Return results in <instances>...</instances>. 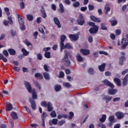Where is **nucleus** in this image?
<instances>
[{
  "instance_id": "1",
  "label": "nucleus",
  "mask_w": 128,
  "mask_h": 128,
  "mask_svg": "<svg viewBox=\"0 0 128 128\" xmlns=\"http://www.w3.org/2000/svg\"><path fill=\"white\" fill-rule=\"evenodd\" d=\"M24 84L26 86V90H28V92L32 94V97L33 100H36L38 98V95H36V90L34 88L32 89V86L30 82L26 81L24 82Z\"/></svg>"
},
{
  "instance_id": "2",
  "label": "nucleus",
  "mask_w": 128,
  "mask_h": 128,
  "mask_svg": "<svg viewBox=\"0 0 128 128\" xmlns=\"http://www.w3.org/2000/svg\"><path fill=\"white\" fill-rule=\"evenodd\" d=\"M64 52L65 56L62 59V62L66 66H70V60H68V57L72 58V54L70 52H68L66 50H65Z\"/></svg>"
},
{
  "instance_id": "3",
  "label": "nucleus",
  "mask_w": 128,
  "mask_h": 128,
  "mask_svg": "<svg viewBox=\"0 0 128 128\" xmlns=\"http://www.w3.org/2000/svg\"><path fill=\"white\" fill-rule=\"evenodd\" d=\"M42 106H44V108H47L48 112H52L54 110V107H52V104L50 102H48L46 104V102L45 101H43L41 104Z\"/></svg>"
},
{
  "instance_id": "4",
  "label": "nucleus",
  "mask_w": 128,
  "mask_h": 128,
  "mask_svg": "<svg viewBox=\"0 0 128 128\" xmlns=\"http://www.w3.org/2000/svg\"><path fill=\"white\" fill-rule=\"evenodd\" d=\"M18 18L21 30H26V26H24V20L22 18V16L18 14Z\"/></svg>"
},
{
  "instance_id": "5",
  "label": "nucleus",
  "mask_w": 128,
  "mask_h": 128,
  "mask_svg": "<svg viewBox=\"0 0 128 128\" xmlns=\"http://www.w3.org/2000/svg\"><path fill=\"white\" fill-rule=\"evenodd\" d=\"M78 26H84V22L86 20H84V17L82 16V14H80L78 18L76 20Z\"/></svg>"
},
{
  "instance_id": "6",
  "label": "nucleus",
  "mask_w": 128,
  "mask_h": 128,
  "mask_svg": "<svg viewBox=\"0 0 128 128\" xmlns=\"http://www.w3.org/2000/svg\"><path fill=\"white\" fill-rule=\"evenodd\" d=\"M104 84V86H110V88H114V84L110 82L107 79H105L104 80L102 81Z\"/></svg>"
},
{
  "instance_id": "7",
  "label": "nucleus",
  "mask_w": 128,
  "mask_h": 128,
  "mask_svg": "<svg viewBox=\"0 0 128 128\" xmlns=\"http://www.w3.org/2000/svg\"><path fill=\"white\" fill-rule=\"evenodd\" d=\"M121 44H122V50H126V48L128 46V40L126 38H124L122 40L121 42Z\"/></svg>"
},
{
  "instance_id": "8",
  "label": "nucleus",
  "mask_w": 128,
  "mask_h": 128,
  "mask_svg": "<svg viewBox=\"0 0 128 128\" xmlns=\"http://www.w3.org/2000/svg\"><path fill=\"white\" fill-rule=\"evenodd\" d=\"M89 32L91 34H94L98 32V26H94V27L90 28L89 30Z\"/></svg>"
},
{
  "instance_id": "9",
  "label": "nucleus",
  "mask_w": 128,
  "mask_h": 128,
  "mask_svg": "<svg viewBox=\"0 0 128 128\" xmlns=\"http://www.w3.org/2000/svg\"><path fill=\"white\" fill-rule=\"evenodd\" d=\"M29 102L31 104V108L32 110H36V102H34V100L30 98L29 100Z\"/></svg>"
},
{
  "instance_id": "10",
  "label": "nucleus",
  "mask_w": 128,
  "mask_h": 128,
  "mask_svg": "<svg viewBox=\"0 0 128 128\" xmlns=\"http://www.w3.org/2000/svg\"><path fill=\"white\" fill-rule=\"evenodd\" d=\"M69 38L71 40H74V42H76L80 38V37L78 36V35L76 34H70L69 35Z\"/></svg>"
},
{
  "instance_id": "11",
  "label": "nucleus",
  "mask_w": 128,
  "mask_h": 128,
  "mask_svg": "<svg viewBox=\"0 0 128 128\" xmlns=\"http://www.w3.org/2000/svg\"><path fill=\"white\" fill-rule=\"evenodd\" d=\"M115 116H116L118 120H122V118H124V114L122 112H117L115 114Z\"/></svg>"
},
{
  "instance_id": "12",
  "label": "nucleus",
  "mask_w": 128,
  "mask_h": 128,
  "mask_svg": "<svg viewBox=\"0 0 128 128\" xmlns=\"http://www.w3.org/2000/svg\"><path fill=\"white\" fill-rule=\"evenodd\" d=\"M64 48H67L68 50H72V46L70 44V43H66L65 45L64 44V46L62 48V46H60V50H64Z\"/></svg>"
},
{
  "instance_id": "13",
  "label": "nucleus",
  "mask_w": 128,
  "mask_h": 128,
  "mask_svg": "<svg viewBox=\"0 0 128 128\" xmlns=\"http://www.w3.org/2000/svg\"><path fill=\"white\" fill-rule=\"evenodd\" d=\"M121 54H122V56H121L120 58H119V64H124V62L126 60V57L124 56V54H126L124 52H121Z\"/></svg>"
},
{
  "instance_id": "14",
  "label": "nucleus",
  "mask_w": 128,
  "mask_h": 128,
  "mask_svg": "<svg viewBox=\"0 0 128 128\" xmlns=\"http://www.w3.org/2000/svg\"><path fill=\"white\" fill-rule=\"evenodd\" d=\"M80 52L83 54V56H88V54H90V50L88 49H83L81 48L80 50Z\"/></svg>"
},
{
  "instance_id": "15",
  "label": "nucleus",
  "mask_w": 128,
  "mask_h": 128,
  "mask_svg": "<svg viewBox=\"0 0 128 128\" xmlns=\"http://www.w3.org/2000/svg\"><path fill=\"white\" fill-rule=\"evenodd\" d=\"M105 12V14H108L110 12V4L106 3L104 8Z\"/></svg>"
},
{
  "instance_id": "16",
  "label": "nucleus",
  "mask_w": 128,
  "mask_h": 128,
  "mask_svg": "<svg viewBox=\"0 0 128 128\" xmlns=\"http://www.w3.org/2000/svg\"><path fill=\"white\" fill-rule=\"evenodd\" d=\"M41 13L42 14V17L43 18H46V10H44V6H41V8L40 10Z\"/></svg>"
},
{
  "instance_id": "17",
  "label": "nucleus",
  "mask_w": 128,
  "mask_h": 128,
  "mask_svg": "<svg viewBox=\"0 0 128 128\" xmlns=\"http://www.w3.org/2000/svg\"><path fill=\"white\" fill-rule=\"evenodd\" d=\"M60 45L62 48H63L64 47V40H66V35H62L60 36Z\"/></svg>"
},
{
  "instance_id": "18",
  "label": "nucleus",
  "mask_w": 128,
  "mask_h": 128,
  "mask_svg": "<svg viewBox=\"0 0 128 128\" xmlns=\"http://www.w3.org/2000/svg\"><path fill=\"white\" fill-rule=\"evenodd\" d=\"M90 18L92 20V22H100L102 20H100V18H97L96 16L92 15L90 16Z\"/></svg>"
},
{
  "instance_id": "19",
  "label": "nucleus",
  "mask_w": 128,
  "mask_h": 128,
  "mask_svg": "<svg viewBox=\"0 0 128 128\" xmlns=\"http://www.w3.org/2000/svg\"><path fill=\"white\" fill-rule=\"evenodd\" d=\"M103 100H106V104H108L112 100V96H106L103 98Z\"/></svg>"
},
{
  "instance_id": "20",
  "label": "nucleus",
  "mask_w": 128,
  "mask_h": 128,
  "mask_svg": "<svg viewBox=\"0 0 128 128\" xmlns=\"http://www.w3.org/2000/svg\"><path fill=\"white\" fill-rule=\"evenodd\" d=\"M54 20L55 22V24L58 26V28H62V25H60V20H58V18L56 17H55L54 18Z\"/></svg>"
},
{
  "instance_id": "21",
  "label": "nucleus",
  "mask_w": 128,
  "mask_h": 128,
  "mask_svg": "<svg viewBox=\"0 0 128 128\" xmlns=\"http://www.w3.org/2000/svg\"><path fill=\"white\" fill-rule=\"evenodd\" d=\"M106 63H102L101 65L98 66V70L100 72H104L106 69Z\"/></svg>"
},
{
  "instance_id": "22",
  "label": "nucleus",
  "mask_w": 128,
  "mask_h": 128,
  "mask_svg": "<svg viewBox=\"0 0 128 128\" xmlns=\"http://www.w3.org/2000/svg\"><path fill=\"white\" fill-rule=\"evenodd\" d=\"M116 92H118V90L116 89H110L108 90V94H110L111 96L116 94Z\"/></svg>"
},
{
  "instance_id": "23",
  "label": "nucleus",
  "mask_w": 128,
  "mask_h": 128,
  "mask_svg": "<svg viewBox=\"0 0 128 128\" xmlns=\"http://www.w3.org/2000/svg\"><path fill=\"white\" fill-rule=\"evenodd\" d=\"M114 82L116 83L117 86H122V82H120V80L118 78H114Z\"/></svg>"
},
{
  "instance_id": "24",
  "label": "nucleus",
  "mask_w": 128,
  "mask_h": 128,
  "mask_svg": "<svg viewBox=\"0 0 128 128\" xmlns=\"http://www.w3.org/2000/svg\"><path fill=\"white\" fill-rule=\"evenodd\" d=\"M43 76L45 80H48L50 78V74H48V72H44L43 73Z\"/></svg>"
},
{
  "instance_id": "25",
  "label": "nucleus",
  "mask_w": 128,
  "mask_h": 128,
  "mask_svg": "<svg viewBox=\"0 0 128 128\" xmlns=\"http://www.w3.org/2000/svg\"><path fill=\"white\" fill-rule=\"evenodd\" d=\"M10 56H16V50L13 48H9L8 50Z\"/></svg>"
},
{
  "instance_id": "26",
  "label": "nucleus",
  "mask_w": 128,
  "mask_h": 128,
  "mask_svg": "<svg viewBox=\"0 0 128 128\" xmlns=\"http://www.w3.org/2000/svg\"><path fill=\"white\" fill-rule=\"evenodd\" d=\"M49 124L52 126V124H54V126H56L58 124V119L54 118L52 119V122H49Z\"/></svg>"
},
{
  "instance_id": "27",
  "label": "nucleus",
  "mask_w": 128,
  "mask_h": 128,
  "mask_svg": "<svg viewBox=\"0 0 128 128\" xmlns=\"http://www.w3.org/2000/svg\"><path fill=\"white\" fill-rule=\"evenodd\" d=\"M11 116L13 120H18V114H16V112H11Z\"/></svg>"
},
{
  "instance_id": "28",
  "label": "nucleus",
  "mask_w": 128,
  "mask_h": 128,
  "mask_svg": "<svg viewBox=\"0 0 128 128\" xmlns=\"http://www.w3.org/2000/svg\"><path fill=\"white\" fill-rule=\"evenodd\" d=\"M59 6H60V10H58L59 12H60V14H62L63 12H64V5H62V4H59Z\"/></svg>"
},
{
  "instance_id": "29",
  "label": "nucleus",
  "mask_w": 128,
  "mask_h": 128,
  "mask_svg": "<svg viewBox=\"0 0 128 128\" xmlns=\"http://www.w3.org/2000/svg\"><path fill=\"white\" fill-rule=\"evenodd\" d=\"M29 22H32L34 20V16L30 14H28L26 16Z\"/></svg>"
},
{
  "instance_id": "30",
  "label": "nucleus",
  "mask_w": 128,
  "mask_h": 128,
  "mask_svg": "<svg viewBox=\"0 0 128 128\" xmlns=\"http://www.w3.org/2000/svg\"><path fill=\"white\" fill-rule=\"evenodd\" d=\"M76 58L78 62H82V60H84V58H82L80 54H76Z\"/></svg>"
},
{
  "instance_id": "31",
  "label": "nucleus",
  "mask_w": 128,
  "mask_h": 128,
  "mask_svg": "<svg viewBox=\"0 0 128 128\" xmlns=\"http://www.w3.org/2000/svg\"><path fill=\"white\" fill-rule=\"evenodd\" d=\"M21 52H22L23 56H28V54H30V52H28L24 48H22Z\"/></svg>"
},
{
  "instance_id": "32",
  "label": "nucleus",
  "mask_w": 128,
  "mask_h": 128,
  "mask_svg": "<svg viewBox=\"0 0 128 128\" xmlns=\"http://www.w3.org/2000/svg\"><path fill=\"white\" fill-rule=\"evenodd\" d=\"M12 110V105L10 103H8L7 104V108L6 110L7 112H10V110Z\"/></svg>"
},
{
  "instance_id": "33",
  "label": "nucleus",
  "mask_w": 128,
  "mask_h": 128,
  "mask_svg": "<svg viewBox=\"0 0 128 128\" xmlns=\"http://www.w3.org/2000/svg\"><path fill=\"white\" fill-rule=\"evenodd\" d=\"M0 60H2L4 62H8V59L4 58V56L2 54H0Z\"/></svg>"
},
{
  "instance_id": "34",
  "label": "nucleus",
  "mask_w": 128,
  "mask_h": 128,
  "mask_svg": "<svg viewBox=\"0 0 128 128\" xmlns=\"http://www.w3.org/2000/svg\"><path fill=\"white\" fill-rule=\"evenodd\" d=\"M106 120V115L103 114L102 115V118L100 119V122H104Z\"/></svg>"
},
{
  "instance_id": "35",
  "label": "nucleus",
  "mask_w": 128,
  "mask_h": 128,
  "mask_svg": "<svg viewBox=\"0 0 128 128\" xmlns=\"http://www.w3.org/2000/svg\"><path fill=\"white\" fill-rule=\"evenodd\" d=\"M110 22L112 26H114L116 24H118V21L116 20H110Z\"/></svg>"
},
{
  "instance_id": "36",
  "label": "nucleus",
  "mask_w": 128,
  "mask_h": 128,
  "mask_svg": "<svg viewBox=\"0 0 128 128\" xmlns=\"http://www.w3.org/2000/svg\"><path fill=\"white\" fill-rule=\"evenodd\" d=\"M34 76L35 78H40V80H42V78H44V76L40 72L35 74Z\"/></svg>"
},
{
  "instance_id": "37",
  "label": "nucleus",
  "mask_w": 128,
  "mask_h": 128,
  "mask_svg": "<svg viewBox=\"0 0 128 128\" xmlns=\"http://www.w3.org/2000/svg\"><path fill=\"white\" fill-rule=\"evenodd\" d=\"M34 86H36V88H38L40 90H42V87L40 86V83H38V82L35 81L34 82Z\"/></svg>"
},
{
  "instance_id": "38",
  "label": "nucleus",
  "mask_w": 128,
  "mask_h": 128,
  "mask_svg": "<svg viewBox=\"0 0 128 128\" xmlns=\"http://www.w3.org/2000/svg\"><path fill=\"white\" fill-rule=\"evenodd\" d=\"M80 4V3L78 1H76L72 4V6H74V8H78Z\"/></svg>"
},
{
  "instance_id": "39",
  "label": "nucleus",
  "mask_w": 128,
  "mask_h": 128,
  "mask_svg": "<svg viewBox=\"0 0 128 128\" xmlns=\"http://www.w3.org/2000/svg\"><path fill=\"white\" fill-rule=\"evenodd\" d=\"M69 116H68V120H72V118L74 116V114L72 112H69Z\"/></svg>"
},
{
  "instance_id": "40",
  "label": "nucleus",
  "mask_w": 128,
  "mask_h": 128,
  "mask_svg": "<svg viewBox=\"0 0 128 128\" xmlns=\"http://www.w3.org/2000/svg\"><path fill=\"white\" fill-rule=\"evenodd\" d=\"M44 56L46 58H50V52H45Z\"/></svg>"
},
{
  "instance_id": "41",
  "label": "nucleus",
  "mask_w": 128,
  "mask_h": 128,
  "mask_svg": "<svg viewBox=\"0 0 128 128\" xmlns=\"http://www.w3.org/2000/svg\"><path fill=\"white\" fill-rule=\"evenodd\" d=\"M100 26H101V28H100L101 30H108V28H106V24H101Z\"/></svg>"
},
{
  "instance_id": "42",
  "label": "nucleus",
  "mask_w": 128,
  "mask_h": 128,
  "mask_svg": "<svg viewBox=\"0 0 128 128\" xmlns=\"http://www.w3.org/2000/svg\"><path fill=\"white\" fill-rule=\"evenodd\" d=\"M50 116H52V118H56V111L52 110L50 112Z\"/></svg>"
},
{
  "instance_id": "43",
  "label": "nucleus",
  "mask_w": 128,
  "mask_h": 128,
  "mask_svg": "<svg viewBox=\"0 0 128 128\" xmlns=\"http://www.w3.org/2000/svg\"><path fill=\"white\" fill-rule=\"evenodd\" d=\"M10 32L12 36H16V31L14 30H11Z\"/></svg>"
},
{
  "instance_id": "44",
  "label": "nucleus",
  "mask_w": 128,
  "mask_h": 128,
  "mask_svg": "<svg viewBox=\"0 0 128 128\" xmlns=\"http://www.w3.org/2000/svg\"><path fill=\"white\" fill-rule=\"evenodd\" d=\"M54 88L56 92H60V88H62V86H60V85H56L55 86Z\"/></svg>"
},
{
  "instance_id": "45",
  "label": "nucleus",
  "mask_w": 128,
  "mask_h": 128,
  "mask_svg": "<svg viewBox=\"0 0 128 128\" xmlns=\"http://www.w3.org/2000/svg\"><path fill=\"white\" fill-rule=\"evenodd\" d=\"M64 124H66V120H62L58 122V126H64Z\"/></svg>"
},
{
  "instance_id": "46",
  "label": "nucleus",
  "mask_w": 128,
  "mask_h": 128,
  "mask_svg": "<svg viewBox=\"0 0 128 128\" xmlns=\"http://www.w3.org/2000/svg\"><path fill=\"white\" fill-rule=\"evenodd\" d=\"M108 120H109V121L110 122V124H112V122H114V116H109Z\"/></svg>"
},
{
  "instance_id": "47",
  "label": "nucleus",
  "mask_w": 128,
  "mask_h": 128,
  "mask_svg": "<svg viewBox=\"0 0 128 128\" xmlns=\"http://www.w3.org/2000/svg\"><path fill=\"white\" fill-rule=\"evenodd\" d=\"M59 78H64V72L60 71V72Z\"/></svg>"
},
{
  "instance_id": "48",
  "label": "nucleus",
  "mask_w": 128,
  "mask_h": 128,
  "mask_svg": "<svg viewBox=\"0 0 128 128\" xmlns=\"http://www.w3.org/2000/svg\"><path fill=\"white\" fill-rule=\"evenodd\" d=\"M48 116V114H46V112H43L42 116V120H46V118Z\"/></svg>"
},
{
  "instance_id": "49",
  "label": "nucleus",
  "mask_w": 128,
  "mask_h": 128,
  "mask_svg": "<svg viewBox=\"0 0 128 128\" xmlns=\"http://www.w3.org/2000/svg\"><path fill=\"white\" fill-rule=\"evenodd\" d=\"M4 12H6L7 16H10V9L8 8H4Z\"/></svg>"
},
{
  "instance_id": "50",
  "label": "nucleus",
  "mask_w": 128,
  "mask_h": 128,
  "mask_svg": "<svg viewBox=\"0 0 128 128\" xmlns=\"http://www.w3.org/2000/svg\"><path fill=\"white\" fill-rule=\"evenodd\" d=\"M24 2H20V8L21 10H24Z\"/></svg>"
},
{
  "instance_id": "51",
  "label": "nucleus",
  "mask_w": 128,
  "mask_h": 128,
  "mask_svg": "<svg viewBox=\"0 0 128 128\" xmlns=\"http://www.w3.org/2000/svg\"><path fill=\"white\" fill-rule=\"evenodd\" d=\"M88 26H93V28L96 26H97L96 25L94 22H88Z\"/></svg>"
},
{
  "instance_id": "52",
  "label": "nucleus",
  "mask_w": 128,
  "mask_h": 128,
  "mask_svg": "<svg viewBox=\"0 0 128 128\" xmlns=\"http://www.w3.org/2000/svg\"><path fill=\"white\" fill-rule=\"evenodd\" d=\"M37 58L39 60H42V54H37Z\"/></svg>"
},
{
  "instance_id": "53",
  "label": "nucleus",
  "mask_w": 128,
  "mask_h": 128,
  "mask_svg": "<svg viewBox=\"0 0 128 128\" xmlns=\"http://www.w3.org/2000/svg\"><path fill=\"white\" fill-rule=\"evenodd\" d=\"M88 72L90 74H94V68H90L88 70Z\"/></svg>"
},
{
  "instance_id": "54",
  "label": "nucleus",
  "mask_w": 128,
  "mask_h": 128,
  "mask_svg": "<svg viewBox=\"0 0 128 128\" xmlns=\"http://www.w3.org/2000/svg\"><path fill=\"white\" fill-rule=\"evenodd\" d=\"M88 8L89 10H94V6L93 5H88Z\"/></svg>"
},
{
  "instance_id": "55",
  "label": "nucleus",
  "mask_w": 128,
  "mask_h": 128,
  "mask_svg": "<svg viewBox=\"0 0 128 128\" xmlns=\"http://www.w3.org/2000/svg\"><path fill=\"white\" fill-rule=\"evenodd\" d=\"M98 127L101 128H106V125H104V124H102V123L98 124Z\"/></svg>"
},
{
  "instance_id": "56",
  "label": "nucleus",
  "mask_w": 128,
  "mask_h": 128,
  "mask_svg": "<svg viewBox=\"0 0 128 128\" xmlns=\"http://www.w3.org/2000/svg\"><path fill=\"white\" fill-rule=\"evenodd\" d=\"M122 84L124 86H126L128 84V80L123 79Z\"/></svg>"
},
{
  "instance_id": "57",
  "label": "nucleus",
  "mask_w": 128,
  "mask_h": 128,
  "mask_svg": "<svg viewBox=\"0 0 128 128\" xmlns=\"http://www.w3.org/2000/svg\"><path fill=\"white\" fill-rule=\"evenodd\" d=\"M64 2L67 6H70V0H64Z\"/></svg>"
},
{
  "instance_id": "58",
  "label": "nucleus",
  "mask_w": 128,
  "mask_h": 128,
  "mask_svg": "<svg viewBox=\"0 0 128 128\" xmlns=\"http://www.w3.org/2000/svg\"><path fill=\"white\" fill-rule=\"evenodd\" d=\"M2 54L5 56H8V52L6 50H4Z\"/></svg>"
},
{
  "instance_id": "59",
  "label": "nucleus",
  "mask_w": 128,
  "mask_h": 128,
  "mask_svg": "<svg viewBox=\"0 0 128 128\" xmlns=\"http://www.w3.org/2000/svg\"><path fill=\"white\" fill-rule=\"evenodd\" d=\"M13 70H16V72H18L20 70V68L16 67V66H14Z\"/></svg>"
},
{
  "instance_id": "60",
  "label": "nucleus",
  "mask_w": 128,
  "mask_h": 128,
  "mask_svg": "<svg viewBox=\"0 0 128 128\" xmlns=\"http://www.w3.org/2000/svg\"><path fill=\"white\" fill-rule=\"evenodd\" d=\"M40 32L42 34H44V28L42 27H40L38 28Z\"/></svg>"
},
{
  "instance_id": "61",
  "label": "nucleus",
  "mask_w": 128,
  "mask_h": 128,
  "mask_svg": "<svg viewBox=\"0 0 128 128\" xmlns=\"http://www.w3.org/2000/svg\"><path fill=\"white\" fill-rule=\"evenodd\" d=\"M8 22H9L10 24H12V18L11 16L8 17Z\"/></svg>"
},
{
  "instance_id": "62",
  "label": "nucleus",
  "mask_w": 128,
  "mask_h": 128,
  "mask_svg": "<svg viewBox=\"0 0 128 128\" xmlns=\"http://www.w3.org/2000/svg\"><path fill=\"white\" fill-rule=\"evenodd\" d=\"M44 68L45 72H48V65L44 64Z\"/></svg>"
},
{
  "instance_id": "63",
  "label": "nucleus",
  "mask_w": 128,
  "mask_h": 128,
  "mask_svg": "<svg viewBox=\"0 0 128 128\" xmlns=\"http://www.w3.org/2000/svg\"><path fill=\"white\" fill-rule=\"evenodd\" d=\"M120 98H114L113 99V102H120Z\"/></svg>"
},
{
  "instance_id": "64",
  "label": "nucleus",
  "mask_w": 128,
  "mask_h": 128,
  "mask_svg": "<svg viewBox=\"0 0 128 128\" xmlns=\"http://www.w3.org/2000/svg\"><path fill=\"white\" fill-rule=\"evenodd\" d=\"M88 41L89 42H93L92 36H89L88 38Z\"/></svg>"
}]
</instances>
